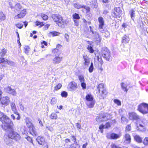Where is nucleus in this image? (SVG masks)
I'll return each instance as SVG.
<instances>
[{"instance_id":"obj_1","label":"nucleus","mask_w":148,"mask_h":148,"mask_svg":"<svg viewBox=\"0 0 148 148\" xmlns=\"http://www.w3.org/2000/svg\"><path fill=\"white\" fill-rule=\"evenodd\" d=\"M0 121L2 122L3 128L4 130L12 129L14 125L13 122L3 113L0 112Z\"/></svg>"},{"instance_id":"obj_2","label":"nucleus","mask_w":148,"mask_h":148,"mask_svg":"<svg viewBox=\"0 0 148 148\" xmlns=\"http://www.w3.org/2000/svg\"><path fill=\"white\" fill-rule=\"evenodd\" d=\"M51 17L56 24L62 28H64L65 25H67L69 23V21L67 19H63L62 16L59 14H53Z\"/></svg>"},{"instance_id":"obj_3","label":"nucleus","mask_w":148,"mask_h":148,"mask_svg":"<svg viewBox=\"0 0 148 148\" xmlns=\"http://www.w3.org/2000/svg\"><path fill=\"white\" fill-rule=\"evenodd\" d=\"M26 123L27 126L29 129L30 133L32 135H36L37 133L34 130V127L30 118H27L26 119Z\"/></svg>"},{"instance_id":"obj_4","label":"nucleus","mask_w":148,"mask_h":148,"mask_svg":"<svg viewBox=\"0 0 148 148\" xmlns=\"http://www.w3.org/2000/svg\"><path fill=\"white\" fill-rule=\"evenodd\" d=\"M13 127L12 129H7V130H10L11 132L9 134V136L10 138L13 139L16 141H18L20 140L21 138V137L17 132L14 131Z\"/></svg>"},{"instance_id":"obj_5","label":"nucleus","mask_w":148,"mask_h":148,"mask_svg":"<svg viewBox=\"0 0 148 148\" xmlns=\"http://www.w3.org/2000/svg\"><path fill=\"white\" fill-rule=\"evenodd\" d=\"M101 54L103 57L107 61H109L111 60L110 53L107 48L103 49L101 51Z\"/></svg>"},{"instance_id":"obj_6","label":"nucleus","mask_w":148,"mask_h":148,"mask_svg":"<svg viewBox=\"0 0 148 148\" xmlns=\"http://www.w3.org/2000/svg\"><path fill=\"white\" fill-rule=\"evenodd\" d=\"M104 85L102 83L99 84L97 86V89L100 95H99V98L101 99H104L106 97L105 94V90L104 89Z\"/></svg>"},{"instance_id":"obj_7","label":"nucleus","mask_w":148,"mask_h":148,"mask_svg":"<svg viewBox=\"0 0 148 148\" xmlns=\"http://www.w3.org/2000/svg\"><path fill=\"white\" fill-rule=\"evenodd\" d=\"M147 104L145 103H143L139 105L138 106V110L140 112L143 114H146L148 113Z\"/></svg>"},{"instance_id":"obj_8","label":"nucleus","mask_w":148,"mask_h":148,"mask_svg":"<svg viewBox=\"0 0 148 148\" xmlns=\"http://www.w3.org/2000/svg\"><path fill=\"white\" fill-rule=\"evenodd\" d=\"M111 117L110 115L108 114H105L102 117H97L96 119V121L99 123L106 121L110 119Z\"/></svg>"},{"instance_id":"obj_9","label":"nucleus","mask_w":148,"mask_h":148,"mask_svg":"<svg viewBox=\"0 0 148 148\" xmlns=\"http://www.w3.org/2000/svg\"><path fill=\"white\" fill-rule=\"evenodd\" d=\"M10 103V98L8 97H3L0 98V103L2 105L7 106Z\"/></svg>"},{"instance_id":"obj_10","label":"nucleus","mask_w":148,"mask_h":148,"mask_svg":"<svg viewBox=\"0 0 148 148\" xmlns=\"http://www.w3.org/2000/svg\"><path fill=\"white\" fill-rule=\"evenodd\" d=\"M68 88L70 90L73 91L77 88V84L74 82H71L69 84Z\"/></svg>"},{"instance_id":"obj_11","label":"nucleus","mask_w":148,"mask_h":148,"mask_svg":"<svg viewBox=\"0 0 148 148\" xmlns=\"http://www.w3.org/2000/svg\"><path fill=\"white\" fill-rule=\"evenodd\" d=\"M98 20L99 23V29L101 32H102L104 24V20L102 17H100L98 18Z\"/></svg>"},{"instance_id":"obj_12","label":"nucleus","mask_w":148,"mask_h":148,"mask_svg":"<svg viewBox=\"0 0 148 148\" xmlns=\"http://www.w3.org/2000/svg\"><path fill=\"white\" fill-rule=\"evenodd\" d=\"M62 60V58L59 55L56 56L52 60V63L54 64H57L60 63Z\"/></svg>"},{"instance_id":"obj_13","label":"nucleus","mask_w":148,"mask_h":148,"mask_svg":"<svg viewBox=\"0 0 148 148\" xmlns=\"http://www.w3.org/2000/svg\"><path fill=\"white\" fill-rule=\"evenodd\" d=\"M90 32H92V34H95V38L96 41H97V43H99L101 40V38H100L99 34L96 32L94 33L92 31V29L91 26L90 27Z\"/></svg>"},{"instance_id":"obj_14","label":"nucleus","mask_w":148,"mask_h":148,"mask_svg":"<svg viewBox=\"0 0 148 148\" xmlns=\"http://www.w3.org/2000/svg\"><path fill=\"white\" fill-rule=\"evenodd\" d=\"M5 89L6 91L10 94L14 96L16 95V92L15 90L12 88L10 86H8L5 88Z\"/></svg>"},{"instance_id":"obj_15","label":"nucleus","mask_w":148,"mask_h":148,"mask_svg":"<svg viewBox=\"0 0 148 148\" xmlns=\"http://www.w3.org/2000/svg\"><path fill=\"white\" fill-rule=\"evenodd\" d=\"M83 58L84 59L83 64L86 67H88L90 62V59L87 56H83Z\"/></svg>"},{"instance_id":"obj_16","label":"nucleus","mask_w":148,"mask_h":148,"mask_svg":"<svg viewBox=\"0 0 148 148\" xmlns=\"http://www.w3.org/2000/svg\"><path fill=\"white\" fill-rule=\"evenodd\" d=\"M74 6L75 8L77 9L82 8L85 9H90V8H89L86 5H81L79 3H75L74 4Z\"/></svg>"},{"instance_id":"obj_17","label":"nucleus","mask_w":148,"mask_h":148,"mask_svg":"<svg viewBox=\"0 0 148 148\" xmlns=\"http://www.w3.org/2000/svg\"><path fill=\"white\" fill-rule=\"evenodd\" d=\"M4 140L6 144L9 146H12L13 143L12 139L9 136L8 137L7 136H5Z\"/></svg>"},{"instance_id":"obj_18","label":"nucleus","mask_w":148,"mask_h":148,"mask_svg":"<svg viewBox=\"0 0 148 148\" xmlns=\"http://www.w3.org/2000/svg\"><path fill=\"white\" fill-rule=\"evenodd\" d=\"M121 136V134H117L115 133H112L111 134L110 136H107V137L108 138L112 139H116L119 138Z\"/></svg>"},{"instance_id":"obj_19","label":"nucleus","mask_w":148,"mask_h":148,"mask_svg":"<svg viewBox=\"0 0 148 148\" xmlns=\"http://www.w3.org/2000/svg\"><path fill=\"white\" fill-rule=\"evenodd\" d=\"M129 85V82H122L121 83V85L122 89L125 91L127 92L128 89L127 88V87Z\"/></svg>"},{"instance_id":"obj_20","label":"nucleus","mask_w":148,"mask_h":148,"mask_svg":"<svg viewBox=\"0 0 148 148\" xmlns=\"http://www.w3.org/2000/svg\"><path fill=\"white\" fill-rule=\"evenodd\" d=\"M26 12L25 10H22L20 14L16 16L14 18L15 19H18V18H23L25 15Z\"/></svg>"},{"instance_id":"obj_21","label":"nucleus","mask_w":148,"mask_h":148,"mask_svg":"<svg viewBox=\"0 0 148 148\" xmlns=\"http://www.w3.org/2000/svg\"><path fill=\"white\" fill-rule=\"evenodd\" d=\"M36 140L38 143L40 145H43L45 142L44 138L42 136H38L36 138Z\"/></svg>"},{"instance_id":"obj_22","label":"nucleus","mask_w":148,"mask_h":148,"mask_svg":"<svg viewBox=\"0 0 148 148\" xmlns=\"http://www.w3.org/2000/svg\"><path fill=\"white\" fill-rule=\"evenodd\" d=\"M129 118L131 120L137 119H138V116L134 112L129 113Z\"/></svg>"},{"instance_id":"obj_23","label":"nucleus","mask_w":148,"mask_h":148,"mask_svg":"<svg viewBox=\"0 0 148 148\" xmlns=\"http://www.w3.org/2000/svg\"><path fill=\"white\" fill-rule=\"evenodd\" d=\"M95 102L94 100L89 101L86 102V104L89 108H92L95 104Z\"/></svg>"},{"instance_id":"obj_24","label":"nucleus","mask_w":148,"mask_h":148,"mask_svg":"<svg viewBox=\"0 0 148 148\" xmlns=\"http://www.w3.org/2000/svg\"><path fill=\"white\" fill-rule=\"evenodd\" d=\"M121 12V10H114V12L112 13L113 16L116 18L119 17L120 14Z\"/></svg>"},{"instance_id":"obj_25","label":"nucleus","mask_w":148,"mask_h":148,"mask_svg":"<svg viewBox=\"0 0 148 148\" xmlns=\"http://www.w3.org/2000/svg\"><path fill=\"white\" fill-rule=\"evenodd\" d=\"M90 2L92 4V8H97L98 7L97 0H90Z\"/></svg>"},{"instance_id":"obj_26","label":"nucleus","mask_w":148,"mask_h":148,"mask_svg":"<svg viewBox=\"0 0 148 148\" xmlns=\"http://www.w3.org/2000/svg\"><path fill=\"white\" fill-rule=\"evenodd\" d=\"M124 138L125 140L127 141V143L129 144L130 143L131 138L130 135L128 134H126L124 136Z\"/></svg>"},{"instance_id":"obj_27","label":"nucleus","mask_w":148,"mask_h":148,"mask_svg":"<svg viewBox=\"0 0 148 148\" xmlns=\"http://www.w3.org/2000/svg\"><path fill=\"white\" fill-rule=\"evenodd\" d=\"M10 106L12 110L14 112V113L15 114L17 113L15 103L14 102L11 103H10Z\"/></svg>"},{"instance_id":"obj_28","label":"nucleus","mask_w":148,"mask_h":148,"mask_svg":"<svg viewBox=\"0 0 148 148\" xmlns=\"http://www.w3.org/2000/svg\"><path fill=\"white\" fill-rule=\"evenodd\" d=\"M60 34V33L56 31L52 32H50L49 33H48V35L49 36H59Z\"/></svg>"},{"instance_id":"obj_29","label":"nucleus","mask_w":148,"mask_h":148,"mask_svg":"<svg viewBox=\"0 0 148 148\" xmlns=\"http://www.w3.org/2000/svg\"><path fill=\"white\" fill-rule=\"evenodd\" d=\"M134 140L138 143H141L142 142V138L139 135H135L134 136Z\"/></svg>"},{"instance_id":"obj_30","label":"nucleus","mask_w":148,"mask_h":148,"mask_svg":"<svg viewBox=\"0 0 148 148\" xmlns=\"http://www.w3.org/2000/svg\"><path fill=\"white\" fill-rule=\"evenodd\" d=\"M129 41V38L126 35L124 36L122 38V42L125 44L128 43Z\"/></svg>"},{"instance_id":"obj_31","label":"nucleus","mask_w":148,"mask_h":148,"mask_svg":"<svg viewBox=\"0 0 148 148\" xmlns=\"http://www.w3.org/2000/svg\"><path fill=\"white\" fill-rule=\"evenodd\" d=\"M86 99L87 102L91 101L93 100V97L91 94H88L87 95L86 97Z\"/></svg>"},{"instance_id":"obj_32","label":"nucleus","mask_w":148,"mask_h":148,"mask_svg":"<svg viewBox=\"0 0 148 148\" xmlns=\"http://www.w3.org/2000/svg\"><path fill=\"white\" fill-rule=\"evenodd\" d=\"M94 69V66L92 62H91L90 63V66L89 69L88 71L90 73H92L93 72Z\"/></svg>"},{"instance_id":"obj_33","label":"nucleus","mask_w":148,"mask_h":148,"mask_svg":"<svg viewBox=\"0 0 148 148\" xmlns=\"http://www.w3.org/2000/svg\"><path fill=\"white\" fill-rule=\"evenodd\" d=\"M57 115L55 113H52L50 115L51 118L53 119H56L57 118Z\"/></svg>"},{"instance_id":"obj_34","label":"nucleus","mask_w":148,"mask_h":148,"mask_svg":"<svg viewBox=\"0 0 148 148\" xmlns=\"http://www.w3.org/2000/svg\"><path fill=\"white\" fill-rule=\"evenodd\" d=\"M5 19V17L4 15L2 12L0 13V20L1 21H3Z\"/></svg>"},{"instance_id":"obj_35","label":"nucleus","mask_w":148,"mask_h":148,"mask_svg":"<svg viewBox=\"0 0 148 148\" xmlns=\"http://www.w3.org/2000/svg\"><path fill=\"white\" fill-rule=\"evenodd\" d=\"M135 11H134V10H131L130 11V16L131 17V18L133 19L134 18V16L135 14Z\"/></svg>"},{"instance_id":"obj_36","label":"nucleus","mask_w":148,"mask_h":148,"mask_svg":"<svg viewBox=\"0 0 148 148\" xmlns=\"http://www.w3.org/2000/svg\"><path fill=\"white\" fill-rule=\"evenodd\" d=\"M87 48L90 53H92L94 52V50L93 49L92 47L90 45H88Z\"/></svg>"},{"instance_id":"obj_37","label":"nucleus","mask_w":148,"mask_h":148,"mask_svg":"<svg viewBox=\"0 0 148 148\" xmlns=\"http://www.w3.org/2000/svg\"><path fill=\"white\" fill-rule=\"evenodd\" d=\"M30 49V48L27 46H25L24 47V52L26 54L28 53Z\"/></svg>"},{"instance_id":"obj_38","label":"nucleus","mask_w":148,"mask_h":148,"mask_svg":"<svg viewBox=\"0 0 148 148\" xmlns=\"http://www.w3.org/2000/svg\"><path fill=\"white\" fill-rule=\"evenodd\" d=\"M57 102V99L55 97L52 98L51 100V104L53 105L55 104Z\"/></svg>"},{"instance_id":"obj_39","label":"nucleus","mask_w":148,"mask_h":148,"mask_svg":"<svg viewBox=\"0 0 148 148\" xmlns=\"http://www.w3.org/2000/svg\"><path fill=\"white\" fill-rule=\"evenodd\" d=\"M6 50L5 49H3L1 51L0 55L1 56H3L5 55L6 53Z\"/></svg>"},{"instance_id":"obj_40","label":"nucleus","mask_w":148,"mask_h":148,"mask_svg":"<svg viewBox=\"0 0 148 148\" xmlns=\"http://www.w3.org/2000/svg\"><path fill=\"white\" fill-rule=\"evenodd\" d=\"M14 8L16 9H21L22 6L20 3H17L14 6Z\"/></svg>"},{"instance_id":"obj_41","label":"nucleus","mask_w":148,"mask_h":148,"mask_svg":"<svg viewBox=\"0 0 148 148\" xmlns=\"http://www.w3.org/2000/svg\"><path fill=\"white\" fill-rule=\"evenodd\" d=\"M62 85L60 84H58L57 86L54 88V90H57L60 89Z\"/></svg>"},{"instance_id":"obj_42","label":"nucleus","mask_w":148,"mask_h":148,"mask_svg":"<svg viewBox=\"0 0 148 148\" xmlns=\"http://www.w3.org/2000/svg\"><path fill=\"white\" fill-rule=\"evenodd\" d=\"M114 102L118 106H120L121 105V102L118 99H115L114 100Z\"/></svg>"},{"instance_id":"obj_43","label":"nucleus","mask_w":148,"mask_h":148,"mask_svg":"<svg viewBox=\"0 0 148 148\" xmlns=\"http://www.w3.org/2000/svg\"><path fill=\"white\" fill-rule=\"evenodd\" d=\"M6 62H7L8 64L11 66H14L15 65V63L14 62L12 61H10L7 60V61H6Z\"/></svg>"},{"instance_id":"obj_44","label":"nucleus","mask_w":148,"mask_h":148,"mask_svg":"<svg viewBox=\"0 0 148 148\" xmlns=\"http://www.w3.org/2000/svg\"><path fill=\"white\" fill-rule=\"evenodd\" d=\"M73 16L74 19H79L80 18V17L78 14L75 13L73 15Z\"/></svg>"},{"instance_id":"obj_45","label":"nucleus","mask_w":148,"mask_h":148,"mask_svg":"<svg viewBox=\"0 0 148 148\" xmlns=\"http://www.w3.org/2000/svg\"><path fill=\"white\" fill-rule=\"evenodd\" d=\"M78 77L81 83L84 82L85 80L83 76L81 75L79 76Z\"/></svg>"},{"instance_id":"obj_46","label":"nucleus","mask_w":148,"mask_h":148,"mask_svg":"<svg viewBox=\"0 0 148 148\" xmlns=\"http://www.w3.org/2000/svg\"><path fill=\"white\" fill-rule=\"evenodd\" d=\"M61 95L63 97H66L67 96V93L65 91H63L61 93Z\"/></svg>"},{"instance_id":"obj_47","label":"nucleus","mask_w":148,"mask_h":148,"mask_svg":"<svg viewBox=\"0 0 148 148\" xmlns=\"http://www.w3.org/2000/svg\"><path fill=\"white\" fill-rule=\"evenodd\" d=\"M16 26L19 29H21L23 27V25L20 23H18L16 24Z\"/></svg>"},{"instance_id":"obj_48","label":"nucleus","mask_w":148,"mask_h":148,"mask_svg":"<svg viewBox=\"0 0 148 148\" xmlns=\"http://www.w3.org/2000/svg\"><path fill=\"white\" fill-rule=\"evenodd\" d=\"M7 61V60L3 58H0V63H5Z\"/></svg>"},{"instance_id":"obj_49","label":"nucleus","mask_w":148,"mask_h":148,"mask_svg":"<svg viewBox=\"0 0 148 148\" xmlns=\"http://www.w3.org/2000/svg\"><path fill=\"white\" fill-rule=\"evenodd\" d=\"M144 144L146 145H148V138H145L143 141Z\"/></svg>"},{"instance_id":"obj_50","label":"nucleus","mask_w":148,"mask_h":148,"mask_svg":"<svg viewBox=\"0 0 148 148\" xmlns=\"http://www.w3.org/2000/svg\"><path fill=\"white\" fill-rule=\"evenodd\" d=\"M81 86L83 90H84L86 88V84L84 82L81 83Z\"/></svg>"},{"instance_id":"obj_51","label":"nucleus","mask_w":148,"mask_h":148,"mask_svg":"<svg viewBox=\"0 0 148 148\" xmlns=\"http://www.w3.org/2000/svg\"><path fill=\"white\" fill-rule=\"evenodd\" d=\"M36 26L40 25V27H42L44 25V24L42 22L37 21L36 22Z\"/></svg>"},{"instance_id":"obj_52","label":"nucleus","mask_w":148,"mask_h":148,"mask_svg":"<svg viewBox=\"0 0 148 148\" xmlns=\"http://www.w3.org/2000/svg\"><path fill=\"white\" fill-rule=\"evenodd\" d=\"M112 148H121V147L117 146L114 144H112L111 145Z\"/></svg>"},{"instance_id":"obj_53","label":"nucleus","mask_w":148,"mask_h":148,"mask_svg":"<svg viewBox=\"0 0 148 148\" xmlns=\"http://www.w3.org/2000/svg\"><path fill=\"white\" fill-rule=\"evenodd\" d=\"M105 128V126L103 125H101L99 127V129L100 130L101 133H103V129Z\"/></svg>"},{"instance_id":"obj_54","label":"nucleus","mask_w":148,"mask_h":148,"mask_svg":"<svg viewBox=\"0 0 148 148\" xmlns=\"http://www.w3.org/2000/svg\"><path fill=\"white\" fill-rule=\"evenodd\" d=\"M26 139H27V140L28 141L30 142L33 145H34V144L33 143L32 139L30 137H27L26 138Z\"/></svg>"},{"instance_id":"obj_55","label":"nucleus","mask_w":148,"mask_h":148,"mask_svg":"<svg viewBox=\"0 0 148 148\" xmlns=\"http://www.w3.org/2000/svg\"><path fill=\"white\" fill-rule=\"evenodd\" d=\"M121 121L123 122H125L127 123L128 122V120L124 117H122L121 118Z\"/></svg>"},{"instance_id":"obj_56","label":"nucleus","mask_w":148,"mask_h":148,"mask_svg":"<svg viewBox=\"0 0 148 148\" xmlns=\"http://www.w3.org/2000/svg\"><path fill=\"white\" fill-rule=\"evenodd\" d=\"M41 16L43 19L44 20H47L48 19V16L45 14H42L41 15Z\"/></svg>"},{"instance_id":"obj_57","label":"nucleus","mask_w":148,"mask_h":148,"mask_svg":"<svg viewBox=\"0 0 148 148\" xmlns=\"http://www.w3.org/2000/svg\"><path fill=\"white\" fill-rule=\"evenodd\" d=\"M64 37L66 39V41L67 42L69 41V36L67 34H65L64 35Z\"/></svg>"},{"instance_id":"obj_58","label":"nucleus","mask_w":148,"mask_h":148,"mask_svg":"<svg viewBox=\"0 0 148 148\" xmlns=\"http://www.w3.org/2000/svg\"><path fill=\"white\" fill-rule=\"evenodd\" d=\"M52 51L53 53L54 54L57 53L59 51L57 49H55L53 50Z\"/></svg>"},{"instance_id":"obj_59","label":"nucleus","mask_w":148,"mask_h":148,"mask_svg":"<svg viewBox=\"0 0 148 148\" xmlns=\"http://www.w3.org/2000/svg\"><path fill=\"white\" fill-rule=\"evenodd\" d=\"M131 129V126L129 125H127L126 127V130L128 131H130V130Z\"/></svg>"},{"instance_id":"obj_60","label":"nucleus","mask_w":148,"mask_h":148,"mask_svg":"<svg viewBox=\"0 0 148 148\" xmlns=\"http://www.w3.org/2000/svg\"><path fill=\"white\" fill-rule=\"evenodd\" d=\"M104 126L105 128H108L110 126V124L109 123H107Z\"/></svg>"},{"instance_id":"obj_61","label":"nucleus","mask_w":148,"mask_h":148,"mask_svg":"<svg viewBox=\"0 0 148 148\" xmlns=\"http://www.w3.org/2000/svg\"><path fill=\"white\" fill-rule=\"evenodd\" d=\"M76 126H77V128H78V129H80L81 128V125L78 123H76Z\"/></svg>"},{"instance_id":"obj_62","label":"nucleus","mask_w":148,"mask_h":148,"mask_svg":"<svg viewBox=\"0 0 148 148\" xmlns=\"http://www.w3.org/2000/svg\"><path fill=\"white\" fill-rule=\"evenodd\" d=\"M49 26H50V25L49 24H47V25H46L44 26L45 29V30L47 29Z\"/></svg>"},{"instance_id":"obj_63","label":"nucleus","mask_w":148,"mask_h":148,"mask_svg":"<svg viewBox=\"0 0 148 148\" xmlns=\"http://www.w3.org/2000/svg\"><path fill=\"white\" fill-rule=\"evenodd\" d=\"M46 128L48 130L51 131H52L53 130V128L51 127H46Z\"/></svg>"},{"instance_id":"obj_64","label":"nucleus","mask_w":148,"mask_h":148,"mask_svg":"<svg viewBox=\"0 0 148 148\" xmlns=\"http://www.w3.org/2000/svg\"><path fill=\"white\" fill-rule=\"evenodd\" d=\"M74 21L75 25L76 26H78L79 24V23H78V21L76 20H74Z\"/></svg>"}]
</instances>
